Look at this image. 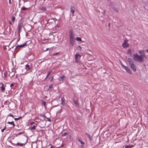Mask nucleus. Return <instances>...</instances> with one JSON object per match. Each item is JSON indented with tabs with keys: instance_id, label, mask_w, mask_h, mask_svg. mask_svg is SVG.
I'll use <instances>...</instances> for the list:
<instances>
[{
	"instance_id": "a19ab883",
	"label": "nucleus",
	"mask_w": 148,
	"mask_h": 148,
	"mask_svg": "<svg viewBox=\"0 0 148 148\" xmlns=\"http://www.w3.org/2000/svg\"><path fill=\"white\" fill-rule=\"evenodd\" d=\"M15 20V18L14 17H13L12 18V21H14Z\"/></svg>"
},
{
	"instance_id": "ea45409f",
	"label": "nucleus",
	"mask_w": 148,
	"mask_h": 148,
	"mask_svg": "<svg viewBox=\"0 0 148 148\" xmlns=\"http://www.w3.org/2000/svg\"><path fill=\"white\" fill-rule=\"evenodd\" d=\"M9 3L10 4H11V0H9Z\"/></svg>"
},
{
	"instance_id": "4c0bfd02",
	"label": "nucleus",
	"mask_w": 148,
	"mask_h": 148,
	"mask_svg": "<svg viewBox=\"0 0 148 148\" xmlns=\"http://www.w3.org/2000/svg\"><path fill=\"white\" fill-rule=\"evenodd\" d=\"M131 52V51L130 49H129V50H128V52L129 53H130Z\"/></svg>"
},
{
	"instance_id": "f8f14e48",
	"label": "nucleus",
	"mask_w": 148,
	"mask_h": 148,
	"mask_svg": "<svg viewBox=\"0 0 148 148\" xmlns=\"http://www.w3.org/2000/svg\"><path fill=\"white\" fill-rule=\"evenodd\" d=\"M25 68H26V69L27 70H29L30 69V65L29 64H27L25 66Z\"/></svg>"
},
{
	"instance_id": "cd10ccee",
	"label": "nucleus",
	"mask_w": 148,
	"mask_h": 148,
	"mask_svg": "<svg viewBox=\"0 0 148 148\" xmlns=\"http://www.w3.org/2000/svg\"><path fill=\"white\" fill-rule=\"evenodd\" d=\"M67 134V132H64L62 135V136H66Z\"/></svg>"
},
{
	"instance_id": "4468645a",
	"label": "nucleus",
	"mask_w": 148,
	"mask_h": 148,
	"mask_svg": "<svg viewBox=\"0 0 148 148\" xmlns=\"http://www.w3.org/2000/svg\"><path fill=\"white\" fill-rule=\"evenodd\" d=\"M8 123L12 125L13 126L12 127H14L15 125V124H14V122L13 121L12 122H8Z\"/></svg>"
},
{
	"instance_id": "412c9836",
	"label": "nucleus",
	"mask_w": 148,
	"mask_h": 148,
	"mask_svg": "<svg viewBox=\"0 0 148 148\" xmlns=\"http://www.w3.org/2000/svg\"><path fill=\"white\" fill-rule=\"evenodd\" d=\"M42 104H43L44 106L45 107L46 102L44 100H42Z\"/></svg>"
},
{
	"instance_id": "f03ea898",
	"label": "nucleus",
	"mask_w": 148,
	"mask_h": 148,
	"mask_svg": "<svg viewBox=\"0 0 148 148\" xmlns=\"http://www.w3.org/2000/svg\"><path fill=\"white\" fill-rule=\"evenodd\" d=\"M133 59L134 60L138 62H141L142 61L144 58L143 55H138L137 54H134L132 55Z\"/></svg>"
},
{
	"instance_id": "5701e85b",
	"label": "nucleus",
	"mask_w": 148,
	"mask_h": 148,
	"mask_svg": "<svg viewBox=\"0 0 148 148\" xmlns=\"http://www.w3.org/2000/svg\"><path fill=\"white\" fill-rule=\"evenodd\" d=\"M16 145H19L20 146H23V144L21 143H17L16 144Z\"/></svg>"
},
{
	"instance_id": "aec40b11",
	"label": "nucleus",
	"mask_w": 148,
	"mask_h": 148,
	"mask_svg": "<svg viewBox=\"0 0 148 148\" xmlns=\"http://www.w3.org/2000/svg\"><path fill=\"white\" fill-rule=\"evenodd\" d=\"M65 78V76L64 75H62L60 77V79L62 81H63L64 79Z\"/></svg>"
},
{
	"instance_id": "2f4dec72",
	"label": "nucleus",
	"mask_w": 148,
	"mask_h": 148,
	"mask_svg": "<svg viewBox=\"0 0 148 148\" xmlns=\"http://www.w3.org/2000/svg\"><path fill=\"white\" fill-rule=\"evenodd\" d=\"M80 143L82 145H84L85 144L84 143L82 140L81 141V142H80Z\"/></svg>"
},
{
	"instance_id": "9b49d317",
	"label": "nucleus",
	"mask_w": 148,
	"mask_h": 148,
	"mask_svg": "<svg viewBox=\"0 0 148 148\" xmlns=\"http://www.w3.org/2000/svg\"><path fill=\"white\" fill-rule=\"evenodd\" d=\"M75 8L74 6H71V12L72 13L73 15L74 14Z\"/></svg>"
},
{
	"instance_id": "9d476101",
	"label": "nucleus",
	"mask_w": 148,
	"mask_h": 148,
	"mask_svg": "<svg viewBox=\"0 0 148 148\" xmlns=\"http://www.w3.org/2000/svg\"><path fill=\"white\" fill-rule=\"evenodd\" d=\"M144 52L145 51L144 50H140L138 51V52L140 54H143L142 55L143 56L144 58H146V57L145 56L144 54Z\"/></svg>"
},
{
	"instance_id": "6ab92c4d",
	"label": "nucleus",
	"mask_w": 148,
	"mask_h": 148,
	"mask_svg": "<svg viewBox=\"0 0 148 148\" xmlns=\"http://www.w3.org/2000/svg\"><path fill=\"white\" fill-rule=\"evenodd\" d=\"M53 84H50L49 86L48 90H50L53 87Z\"/></svg>"
},
{
	"instance_id": "ddd939ff",
	"label": "nucleus",
	"mask_w": 148,
	"mask_h": 148,
	"mask_svg": "<svg viewBox=\"0 0 148 148\" xmlns=\"http://www.w3.org/2000/svg\"><path fill=\"white\" fill-rule=\"evenodd\" d=\"M61 104L63 105H65V103L64 100V98H61Z\"/></svg>"
},
{
	"instance_id": "a211bd4d",
	"label": "nucleus",
	"mask_w": 148,
	"mask_h": 148,
	"mask_svg": "<svg viewBox=\"0 0 148 148\" xmlns=\"http://www.w3.org/2000/svg\"><path fill=\"white\" fill-rule=\"evenodd\" d=\"M41 9L42 11H45L46 10V8L45 7L43 6L41 7Z\"/></svg>"
},
{
	"instance_id": "1a4fd4ad",
	"label": "nucleus",
	"mask_w": 148,
	"mask_h": 148,
	"mask_svg": "<svg viewBox=\"0 0 148 148\" xmlns=\"http://www.w3.org/2000/svg\"><path fill=\"white\" fill-rule=\"evenodd\" d=\"M131 69L134 71H136V67L135 65L134 64L130 66Z\"/></svg>"
},
{
	"instance_id": "e433bc0d",
	"label": "nucleus",
	"mask_w": 148,
	"mask_h": 148,
	"mask_svg": "<svg viewBox=\"0 0 148 148\" xmlns=\"http://www.w3.org/2000/svg\"><path fill=\"white\" fill-rule=\"evenodd\" d=\"M77 140H78L80 142H81V141H82V140H80V139H78Z\"/></svg>"
},
{
	"instance_id": "423d86ee",
	"label": "nucleus",
	"mask_w": 148,
	"mask_h": 148,
	"mask_svg": "<svg viewBox=\"0 0 148 148\" xmlns=\"http://www.w3.org/2000/svg\"><path fill=\"white\" fill-rule=\"evenodd\" d=\"M75 61L78 62L80 58L81 57V56L78 53H76L75 55Z\"/></svg>"
},
{
	"instance_id": "4be33fe9",
	"label": "nucleus",
	"mask_w": 148,
	"mask_h": 148,
	"mask_svg": "<svg viewBox=\"0 0 148 148\" xmlns=\"http://www.w3.org/2000/svg\"><path fill=\"white\" fill-rule=\"evenodd\" d=\"M51 72H52L51 71H49V72L48 74L47 75L46 77H45V79H46L48 77V76L50 74Z\"/></svg>"
},
{
	"instance_id": "39448f33",
	"label": "nucleus",
	"mask_w": 148,
	"mask_h": 148,
	"mask_svg": "<svg viewBox=\"0 0 148 148\" xmlns=\"http://www.w3.org/2000/svg\"><path fill=\"white\" fill-rule=\"evenodd\" d=\"M122 47L124 48H127L129 46V44L127 43V40H125L122 45Z\"/></svg>"
},
{
	"instance_id": "f257e3e1",
	"label": "nucleus",
	"mask_w": 148,
	"mask_h": 148,
	"mask_svg": "<svg viewBox=\"0 0 148 148\" xmlns=\"http://www.w3.org/2000/svg\"><path fill=\"white\" fill-rule=\"evenodd\" d=\"M75 37L73 29H70L69 32V42L70 44L72 45H74L75 44Z\"/></svg>"
},
{
	"instance_id": "7ed1b4c3",
	"label": "nucleus",
	"mask_w": 148,
	"mask_h": 148,
	"mask_svg": "<svg viewBox=\"0 0 148 148\" xmlns=\"http://www.w3.org/2000/svg\"><path fill=\"white\" fill-rule=\"evenodd\" d=\"M121 65L123 68L125 69L127 73L130 74H132L131 71L127 66H124L123 64H121Z\"/></svg>"
},
{
	"instance_id": "20e7f679",
	"label": "nucleus",
	"mask_w": 148,
	"mask_h": 148,
	"mask_svg": "<svg viewBox=\"0 0 148 148\" xmlns=\"http://www.w3.org/2000/svg\"><path fill=\"white\" fill-rule=\"evenodd\" d=\"M0 84L1 85V91L2 92H4L5 91V87L6 86V85H4L3 83L1 82H0Z\"/></svg>"
},
{
	"instance_id": "f3484780",
	"label": "nucleus",
	"mask_w": 148,
	"mask_h": 148,
	"mask_svg": "<svg viewBox=\"0 0 148 148\" xmlns=\"http://www.w3.org/2000/svg\"><path fill=\"white\" fill-rule=\"evenodd\" d=\"M76 40L77 41L80 42L82 40L81 38H80L79 37H76Z\"/></svg>"
},
{
	"instance_id": "6e6552de",
	"label": "nucleus",
	"mask_w": 148,
	"mask_h": 148,
	"mask_svg": "<svg viewBox=\"0 0 148 148\" xmlns=\"http://www.w3.org/2000/svg\"><path fill=\"white\" fill-rule=\"evenodd\" d=\"M27 45L26 43L25 42V43L23 44L22 45H18L16 47L17 48H18V47H20V48H22L25 47V46H26Z\"/></svg>"
},
{
	"instance_id": "72a5a7b5",
	"label": "nucleus",
	"mask_w": 148,
	"mask_h": 148,
	"mask_svg": "<svg viewBox=\"0 0 148 148\" xmlns=\"http://www.w3.org/2000/svg\"><path fill=\"white\" fill-rule=\"evenodd\" d=\"M34 123V122H32L30 123V125H32Z\"/></svg>"
},
{
	"instance_id": "dca6fc26",
	"label": "nucleus",
	"mask_w": 148,
	"mask_h": 148,
	"mask_svg": "<svg viewBox=\"0 0 148 148\" xmlns=\"http://www.w3.org/2000/svg\"><path fill=\"white\" fill-rule=\"evenodd\" d=\"M134 146V145H126L125 147V148H131Z\"/></svg>"
},
{
	"instance_id": "79ce46f5",
	"label": "nucleus",
	"mask_w": 148,
	"mask_h": 148,
	"mask_svg": "<svg viewBox=\"0 0 148 148\" xmlns=\"http://www.w3.org/2000/svg\"><path fill=\"white\" fill-rule=\"evenodd\" d=\"M48 49H49L48 48L47 49L45 50V51H47V50H48Z\"/></svg>"
},
{
	"instance_id": "7c9ffc66",
	"label": "nucleus",
	"mask_w": 148,
	"mask_h": 148,
	"mask_svg": "<svg viewBox=\"0 0 148 148\" xmlns=\"http://www.w3.org/2000/svg\"><path fill=\"white\" fill-rule=\"evenodd\" d=\"M114 10L116 12H117L118 11V9L117 8H114Z\"/></svg>"
},
{
	"instance_id": "393cba45",
	"label": "nucleus",
	"mask_w": 148,
	"mask_h": 148,
	"mask_svg": "<svg viewBox=\"0 0 148 148\" xmlns=\"http://www.w3.org/2000/svg\"><path fill=\"white\" fill-rule=\"evenodd\" d=\"M44 59H42L41 60H38V62L40 63H41L42 62L44 61Z\"/></svg>"
},
{
	"instance_id": "37998d69",
	"label": "nucleus",
	"mask_w": 148,
	"mask_h": 148,
	"mask_svg": "<svg viewBox=\"0 0 148 148\" xmlns=\"http://www.w3.org/2000/svg\"><path fill=\"white\" fill-rule=\"evenodd\" d=\"M147 52H148V49L147 50Z\"/></svg>"
},
{
	"instance_id": "b1692460",
	"label": "nucleus",
	"mask_w": 148,
	"mask_h": 148,
	"mask_svg": "<svg viewBox=\"0 0 148 148\" xmlns=\"http://www.w3.org/2000/svg\"><path fill=\"white\" fill-rule=\"evenodd\" d=\"M36 127V126H34L33 127H30V129L31 130H35Z\"/></svg>"
},
{
	"instance_id": "a878e982",
	"label": "nucleus",
	"mask_w": 148,
	"mask_h": 148,
	"mask_svg": "<svg viewBox=\"0 0 148 148\" xmlns=\"http://www.w3.org/2000/svg\"><path fill=\"white\" fill-rule=\"evenodd\" d=\"M73 102L76 105H77L78 104V103L77 101L74 100L73 101Z\"/></svg>"
},
{
	"instance_id": "c756f323",
	"label": "nucleus",
	"mask_w": 148,
	"mask_h": 148,
	"mask_svg": "<svg viewBox=\"0 0 148 148\" xmlns=\"http://www.w3.org/2000/svg\"><path fill=\"white\" fill-rule=\"evenodd\" d=\"M53 77H51L49 79L51 81H53Z\"/></svg>"
},
{
	"instance_id": "0eeeda50",
	"label": "nucleus",
	"mask_w": 148,
	"mask_h": 148,
	"mask_svg": "<svg viewBox=\"0 0 148 148\" xmlns=\"http://www.w3.org/2000/svg\"><path fill=\"white\" fill-rule=\"evenodd\" d=\"M127 61L130 66L134 64V62L130 58H128L127 59Z\"/></svg>"
},
{
	"instance_id": "f704fd0d",
	"label": "nucleus",
	"mask_w": 148,
	"mask_h": 148,
	"mask_svg": "<svg viewBox=\"0 0 148 148\" xmlns=\"http://www.w3.org/2000/svg\"><path fill=\"white\" fill-rule=\"evenodd\" d=\"M58 53H58V52L56 53H54L53 54V56H55V55H56L58 54Z\"/></svg>"
},
{
	"instance_id": "bb28decb",
	"label": "nucleus",
	"mask_w": 148,
	"mask_h": 148,
	"mask_svg": "<svg viewBox=\"0 0 148 148\" xmlns=\"http://www.w3.org/2000/svg\"><path fill=\"white\" fill-rule=\"evenodd\" d=\"M6 128V127H4V128H3L1 129V131L3 132L4 130H5Z\"/></svg>"
},
{
	"instance_id": "c9c22d12",
	"label": "nucleus",
	"mask_w": 148,
	"mask_h": 148,
	"mask_svg": "<svg viewBox=\"0 0 148 148\" xmlns=\"http://www.w3.org/2000/svg\"><path fill=\"white\" fill-rule=\"evenodd\" d=\"M14 86V85L13 84H11L10 86L11 87H12V86Z\"/></svg>"
},
{
	"instance_id": "473e14b6",
	"label": "nucleus",
	"mask_w": 148,
	"mask_h": 148,
	"mask_svg": "<svg viewBox=\"0 0 148 148\" xmlns=\"http://www.w3.org/2000/svg\"><path fill=\"white\" fill-rule=\"evenodd\" d=\"M21 118V117H18V118H14V119L15 120H17Z\"/></svg>"
},
{
	"instance_id": "58836bf2",
	"label": "nucleus",
	"mask_w": 148,
	"mask_h": 148,
	"mask_svg": "<svg viewBox=\"0 0 148 148\" xmlns=\"http://www.w3.org/2000/svg\"><path fill=\"white\" fill-rule=\"evenodd\" d=\"M10 116L12 117H13V116L12 114H11L10 115Z\"/></svg>"
},
{
	"instance_id": "c85d7f7f",
	"label": "nucleus",
	"mask_w": 148,
	"mask_h": 148,
	"mask_svg": "<svg viewBox=\"0 0 148 148\" xmlns=\"http://www.w3.org/2000/svg\"><path fill=\"white\" fill-rule=\"evenodd\" d=\"M26 9H27V8H25V7H23L22 8H21V10H26Z\"/></svg>"
},
{
	"instance_id": "2eb2a0df",
	"label": "nucleus",
	"mask_w": 148,
	"mask_h": 148,
	"mask_svg": "<svg viewBox=\"0 0 148 148\" xmlns=\"http://www.w3.org/2000/svg\"><path fill=\"white\" fill-rule=\"evenodd\" d=\"M86 134L87 137L89 138L90 140H91L92 139V137L88 133H86Z\"/></svg>"
}]
</instances>
